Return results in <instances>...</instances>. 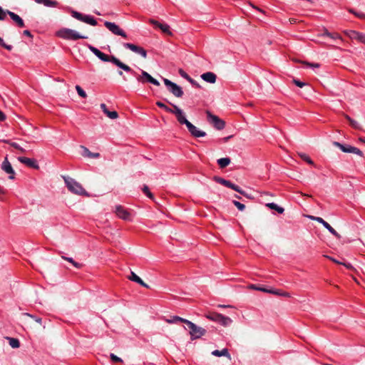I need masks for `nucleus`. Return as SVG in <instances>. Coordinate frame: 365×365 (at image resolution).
I'll list each match as a JSON object with an SVG mask.
<instances>
[{
  "label": "nucleus",
  "mask_w": 365,
  "mask_h": 365,
  "mask_svg": "<svg viewBox=\"0 0 365 365\" xmlns=\"http://www.w3.org/2000/svg\"><path fill=\"white\" fill-rule=\"evenodd\" d=\"M88 48L95 56H96L102 61L111 62L112 63H113L114 65H115L116 66L126 72L135 73L130 66L121 62L118 58H117L114 56H108L101 52L99 49L91 45L88 46Z\"/></svg>",
  "instance_id": "nucleus-1"
},
{
  "label": "nucleus",
  "mask_w": 365,
  "mask_h": 365,
  "mask_svg": "<svg viewBox=\"0 0 365 365\" xmlns=\"http://www.w3.org/2000/svg\"><path fill=\"white\" fill-rule=\"evenodd\" d=\"M63 178L68 190L71 192L78 195L89 196L86 190L76 180L68 176H63Z\"/></svg>",
  "instance_id": "nucleus-2"
},
{
  "label": "nucleus",
  "mask_w": 365,
  "mask_h": 365,
  "mask_svg": "<svg viewBox=\"0 0 365 365\" xmlns=\"http://www.w3.org/2000/svg\"><path fill=\"white\" fill-rule=\"evenodd\" d=\"M56 35L63 39L71 40V41H76V40L81 39V38H82V39L88 38L87 36L82 35L75 30H73L71 29H67V28H63V29H60L59 31H57Z\"/></svg>",
  "instance_id": "nucleus-3"
},
{
  "label": "nucleus",
  "mask_w": 365,
  "mask_h": 365,
  "mask_svg": "<svg viewBox=\"0 0 365 365\" xmlns=\"http://www.w3.org/2000/svg\"><path fill=\"white\" fill-rule=\"evenodd\" d=\"M205 317L225 327L230 325L232 322L230 317L216 312L207 314Z\"/></svg>",
  "instance_id": "nucleus-4"
},
{
  "label": "nucleus",
  "mask_w": 365,
  "mask_h": 365,
  "mask_svg": "<svg viewBox=\"0 0 365 365\" xmlns=\"http://www.w3.org/2000/svg\"><path fill=\"white\" fill-rule=\"evenodd\" d=\"M186 324L190 329L191 340L199 339L206 333V330L204 328L197 326L195 324L189 320H187Z\"/></svg>",
  "instance_id": "nucleus-5"
},
{
  "label": "nucleus",
  "mask_w": 365,
  "mask_h": 365,
  "mask_svg": "<svg viewBox=\"0 0 365 365\" xmlns=\"http://www.w3.org/2000/svg\"><path fill=\"white\" fill-rule=\"evenodd\" d=\"M135 73H130L135 76L138 82L142 83H150L155 86H159L160 83L155 78H153L148 72L142 71L141 74H138L135 71Z\"/></svg>",
  "instance_id": "nucleus-6"
},
{
  "label": "nucleus",
  "mask_w": 365,
  "mask_h": 365,
  "mask_svg": "<svg viewBox=\"0 0 365 365\" xmlns=\"http://www.w3.org/2000/svg\"><path fill=\"white\" fill-rule=\"evenodd\" d=\"M113 212H115L116 216L121 220L127 221L132 220L131 213L129 212L128 210H127L120 205H115Z\"/></svg>",
  "instance_id": "nucleus-7"
},
{
  "label": "nucleus",
  "mask_w": 365,
  "mask_h": 365,
  "mask_svg": "<svg viewBox=\"0 0 365 365\" xmlns=\"http://www.w3.org/2000/svg\"><path fill=\"white\" fill-rule=\"evenodd\" d=\"M163 82L165 85L168 88L169 91L172 93L175 97L180 98L182 96L183 91L180 86L167 78H163Z\"/></svg>",
  "instance_id": "nucleus-8"
},
{
  "label": "nucleus",
  "mask_w": 365,
  "mask_h": 365,
  "mask_svg": "<svg viewBox=\"0 0 365 365\" xmlns=\"http://www.w3.org/2000/svg\"><path fill=\"white\" fill-rule=\"evenodd\" d=\"M71 16L73 18H75L82 22H84L86 24H90L91 26H95L97 25V21L92 16L83 15L82 14H81L78 11H73L71 12Z\"/></svg>",
  "instance_id": "nucleus-9"
},
{
  "label": "nucleus",
  "mask_w": 365,
  "mask_h": 365,
  "mask_svg": "<svg viewBox=\"0 0 365 365\" xmlns=\"http://www.w3.org/2000/svg\"><path fill=\"white\" fill-rule=\"evenodd\" d=\"M333 145L337 148H339L344 153H354L359 156H363V153L357 148L349 145H343L339 142L334 141L333 142Z\"/></svg>",
  "instance_id": "nucleus-10"
},
{
  "label": "nucleus",
  "mask_w": 365,
  "mask_h": 365,
  "mask_svg": "<svg viewBox=\"0 0 365 365\" xmlns=\"http://www.w3.org/2000/svg\"><path fill=\"white\" fill-rule=\"evenodd\" d=\"M104 25L112 34L117 36H120L124 38L128 37L126 33L115 23L105 21Z\"/></svg>",
  "instance_id": "nucleus-11"
},
{
  "label": "nucleus",
  "mask_w": 365,
  "mask_h": 365,
  "mask_svg": "<svg viewBox=\"0 0 365 365\" xmlns=\"http://www.w3.org/2000/svg\"><path fill=\"white\" fill-rule=\"evenodd\" d=\"M207 120L213 125L217 130H222L225 128V122L219 118L217 115L212 114L210 111L206 112Z\"/></svg>",
  "instance_id": "nucleus-12"
},
{
  "label": "nucleus",
  "mask_w": 365,
  "mask_h": 365,
  "mask_svg": "<svg viewBox=\"0 0 365 365\" xmlns=\"http://www.w3.org/2000/svg\"><path fill=\"white\" fill-rule=\"evenodd\" d=\"M1 168L7 174L9 175V178L14 180L15 178V171L13 169L11 164L8 160V157L4 158V161L1 163Z\"/></svg>",
  "instance_id": "nucleus-13"
},
{
  "label": "nucleus",
  "mask_w": 365,
  "mask_h": 365,
  "mask_svg": "<svg viewBox=\"0 0 365 365\" xmlns=\"http://www.w3.org/2000/svg\"><path fill=\"white\" fill-rule=\"evenodd\" d=\"M311 219L321 223L331 234L337 237L341 238V235L324 219L319 217H309Z\"/></svg>",
  "instance_id": "nucleus-14"
},
{
  "label": "nucleus",
  "mask_w": 365,
  "mask_h": 365,
  "mask_svg": "<svg viewBox=\"0 0 365 365\" xmlns=\"http://www.w3.org/2000/svg\"><path fill=\"white\" fill-rule=\"evenodd\" d=\"M173 110L172 113H174L178 121L180 124H182V125L185 124L187 126L188 125V123H190V122L186 119L183 111L178 106H177L175 105H173Z\"/></svg>",
  "instance_id": "nucleus-15"
},
{
  "label": "nucleus",
  "mask_w": 365,
  "mask_h": 365,
  "mask_svg": "<svg viewBox=\"0 0 365 365\" xmlns=\"http://www.w3.org/2000/svg\"><path fill=\"white\" fill-rule=\"evenodd\" d=\"M123 46L126 48L130 49L133 52L140 55L144 58H147V51L143 47L138 46L130 43H123Z\"/></svg>",
  "instance_id": "nucleus-16"
},
{
  "label": "nucleus",
  "mask_w": 365,
  "mask_h": 365,
  "mask_svg": "<svg viewBox=\"0 0 365 365\" xmlns=\"http://www.w3.org/2000/svg\"><path fill=\"white\" fill-rule=\"evenodd\" d=\"M345 35L351 39H356L359 41L365 43V34L357 32L354 30H346L344 31Z\"/></svg>",
  "instance_id": "nucleus-17"
},
{
  "label": "nucleus",
  "mask_w": 365,
  "mask_h": 365,
  "mask_svg": "<svg viewBox=\"0 0 365 365\" xmlns=\"http://www.w3.org/2000/svg\"><path fill=\"white\" fill-rule=\"evenodd\" d=\"M17 159L21 163L24 164L25 165H26L29 168H34L36 170H38L39 168V165H38L36 160H35L34 158H26V157H19Z\"/></svg>",
  "instance_id": "nucleus-18"
},
{
  "label": "nucleus",
  "mask_w": 365,
  "mask_h": 365,
  "mask_svg": "<svg viewBox=\"0 0 365 365\" xmlns=\"http://www.w3.org/2000/svg\"><path fill=\"white\" fill-rule=\"evenodd\" d=\"M190 134L195 138H201L206 135V133L199 130L196 126H195L191 123H188V125L186 126Z\"/></svg>",
  "instance_id": "nucleus-19"
},
{
  "label": "nucleus",
  "mask_w": 365,
  "mask_h": 365,
  "mask_svg": "<svg viewBox=\"0 0 365 365\" xmlns=\"http://www.w3.org/2000/svg\"><path fill=\"white\" fill-rule=\"evenodd\" d=\"M150 23L158 27L163 33L167 34L168 35H172V32L170 30L169 25L166 24H161L154 19H150Z\"/></svg>",
  "instance_id": "nucleus-20"
},
{
  "label": "nucleus",
  "mask_w": 365,
  "mask_h": 365,
  "mask_svg": "<svg viewBox=\"0 0 365 365\" xmlns=\"http://www.w3.org/2000/svg\"><path fill=\"white\" fill-rule=\"evenodd\" d=\"M201 78L210 83H215L216 82L217 76L212 72H206L201 75Z\"/></svg>",
  "instance_id": "nucleus-21"
},
{
  "label": "nucleus",
  "mask_w": 365,
  "mask_h": 365,
  "mask_svg": "<svg viewBox=\"0 0 365 365\" xmlns=\"http://www.w3.org/2000/svg\"><path fill=\"white\" fill-rule=\"evenodd\" d=\"M222 185L229 188L234 190L235 191L240 193L241 195H243L245 197H248L247 195L245 193V192L243 191L239 186L233 184L232 182H231L229 180H225L224 183Z\"/></svg>",
  "instance_id": "nucleus-22"
},
{
  "label": "nucleus",
  "mask_w": 365,
  "mask_h": 365,
  "mask_svg": "<svg viewBox=\"0 0 365 365\" xmlns=\"http://www.w3.org/2000/svg\"><path fill=\"white\" fill-rule=\"evenodd\" d=\"M7 15L11 17V19L19 27L22 28L24 26V22L23 19L18 14L9 11Z\"/></svg>",
  "instance_id": "nucleus-23"
},
{
  "label": "nucleus",
  "mask_w": 365,
  "mask_h": 365,
  "mask_svg": "<svg viewBox=\"0 0 365 365\" xmlns=\"http://www.w3.org/2000/svg\"><path fill=\"white\" fill-rule=\"evenodd\" d=\"M101 108L103 112L110 119H116L118 117V114L116 111H109L105 103L101 104Z\"/></svg>",
  "instance_id": "nucleus-24"
},
{
  "label": "nucleus",
  "mask_w": 365,
  "mask_h": 365,
  "mask_svg": "<svg viewBox=\"0 0 365 365\" xmlns=\"http://www.w3.org/2000/svg\"><path fill=\"white\" fill-rule=\"evenodd\" d=\"M81 148L83 150L82 155L83 157L88 158H98L100 156L98 153H92L85 146L81 145Z\"/></svg>",
  "instance_id": "nucleus-25"
},
{
  "label": "nucleus",
  "mask_w": 365,
  "mask_h": 365,
  "mask_svg": "<svg viewBox=\"0 0 365 365\" xmlns=\"http://www.w3.org/2000/svg\"><path fill=\"white\" fill-rule=\"evenodd\" d=\"M128 279L131 281H133L141 286L148 288V285L145 284L135 272H131L130 276L128 277Z\"/></svg>",
  "instance_id": "nucleus-26"
},
{
  "label": "nucleus",
  "mask_w": 365,
  "mask_h": 365,
  "mask_svg": "<svg viewBox=\"0 0 365 365\" xmlns=\"http://www.w3.org/2000/svg\"><path fill=\"white\" fill-rule=\"evenodd\" d=\"M165 322L168 324H176L178 322H182L186 324L187 319L182 318L178 316L171 317L170 319H166Z\"/></svg>",
  "instance_id": "nucleus-27"
},
{
  "label": "nucleus",
  "mask_w": 365,
  "mask_h": 365,
  "mask_svg": "<svg viewBox=\"0 0 365 365\" xmlns=\"http://www.w3.org/2000/svg\"><path fill=\"white\" fill-rule=\"evenodd\" d=\"M4 143H7L9 145H10L11 146H12L13 148L17 149L18 150H19L21 153H26V149L22 148L21 146H20L18 143H15V142H13L10 140H2Z\"/></svg>",
  "instance_id": "nucleus-28"
},
{
  "label": "nucleus",
  "mask_w": 365,
  "mask_h": 365,
  "mask_svg": "<svg viewBox=\"0 0 365 365\" xmlns=\"http://www.w3.org/2000/svg\"><path fill=\"white\" fill-rule=\"evenodd\" d=\"M266 206L271 210H276L279 214H282L284 212V209L283 207L278 206L274 202L267 203Z\"/></svg>",
  "instance_id": "nucleus-29"
},
{
  "label": "nucleus",
  "mask_w": 365,
  "mask_h": 365,
  "mask_svg": "<svg viewBox=\"0 0 365 365\" xmlns=\"http://www.w3.org/2000/svg\"><path fill=\"white\" fill-rule=\"evenodd\" d=\"M212 354L215 356H227L230 358V355L228 352L227 349H223L222 350H215L212 352Z\"/></svg>",
  "instance_id": "nucleus-30"
},
{
  "label": "nucleus",
  "mask_w": 365,
  "mask_h": 365,
  "mask_svg": "<svg viewBox=\"0 0 365 365\" xmlns=\"http://www.w3.org/2000/svg\"><path fill=\"white\" fill-rule=\"evenodd\" d=\"M6 339L8 340L9 345L12 348L17 349L20 346V342L18 339L13 337H6Z\"/></svg>",
  "instance_id": "nucleus-31"
},
{
  "label": "nucleus",
  "mask_w": 365,
  "mask_h": 365,
  "mask_svg": "<svg viewBox=\"0 0 365 365\" xmlns=\"http://www.w3.org/2000/svg\"><path fill=\"white\" fill-rule=\"evenodd\" d=\"M230 163V159L229 158H222L217 160V164L222 168L227 167Z\"/></svg>",
  "instance_id": "nucleus-32"
},
{
  "label": "nucleus",
  "mask_w": 365,
  "mask_h": 365,
  "mask_svg": "<svg viewBox=\"0 0 365 365\" xmlns=\"http://www.w3.org/2000/svg\"><path fill=\"white\" fill-rule=\"evenodd\" d=\"M299 155L302 160L306 161L307 163H308L310 165H314V162L307 154L300 153H299Z\"/></svg>",
  "instance_id": "nucleus-33"
},
{
  "label": "nucleus",
  "mask_w": 365,
  "mask_h": 365,
  "mask_svg": "<svg viewBox=\"0 0 365 365\" xmlns=\"http://www.w3.org/2000/svg\"><path fill=\"white\" fill-rule=\"evenodd\" d=\"M43 5L47 7H56L58 6V2L53 0H45Z\"/></svg>",
  "instance_id": "nucleus-34"
},
{
  "label": "nucleus",
  "mask_w": 365,
  "mask_h": 365,
  "mask_svg": "<svg viewBox=\"0 0 365 365\" xmlns=\"http://www.w3.org/2000/svg\"><path fill=\"white\" fill-rule=\"evenodd\" d=\"M249 288L252 289H255V290L262 291L263 292H267V293H268V292H271L270 289H266V288H263V287H259L256 286L255 284L250 285Z\"/></svg>",
  "instance_id": "nucleus-35"
},
{
  "label": "nucleus",
  "mask_w": 365,
  "mask_h": 365,
  "mask_svg": "<svg viewBox=\"0 0 365 365\" xmlns=\"http://www.w3.org/2000/svg\"><path fill=\"white\" fill-rule=\"evenodd\" d=\"M156 105L161 108H163L164 110H165L167 112H169V113H171L173 112V109H171L169 107H168L165 104H164L163 103L160 102V101H158L156 103Z\"/></svg>",
  "instance_id": "nucleus-36"
},
{
  "label": "nucleus",
  "mask_w": 365,
  "mask_h": 365,
  "mask_svg": "<svg viewBox=\"0 0 365 365\" xmlns=\"http://www.w3.org/2000/svg\"><path fill=\"white\" fill-rule=\"evenodd\" d=\"M76 90L78 93V94L82 97V98H86L87 95H86V93L82 89V88L77 85L76 86Z\"/></svg>",
  "instance_id": "nucleus-37"
},
{
  "label": "nucleus",
  "mask_w": 365,
  "mask_h": 365,
  "mask_svg": "<svg viewBox=\"0 0 365 365\" xmlns=\"http://www.w3.org/2000/svg\"><path fill=\"white\" fill-rule=\"evenodd\" d=\"M346 118L349 120L350 124L351 125V126L354 128H356V129H359L360 128V126H359V124L357 121L351 119L349 116L348 115H346Z\"/></svg>",
  "instance_id": "nucleus-38"
},
{
  "label": "nucleus",
  "mask_w": 365,
  "mask_h": 365,
  "mask_svg": "<svg viewBox=\"0 0 365 365\" xmlns=\"http://www.w3.org/2000/svg\"><path fill=\"white\" fill-rule=\"evenodd\" d=\"M62 257L65 260H66V261L69 262L70 263H71L76 268H80L81 267V265L79 263L75 262L73 259V258H71V257Z\"/></svg>",
  "instance_id": "nucleus-39"
},
{
  "label": "nucleus",
  "mask_w": 365,
  "mask_h": 365,
  "mask_svg": "<svg viewBox=\"0 0 365 365\" xmlns=\"http://www.w3.org/2000/svg\"><path fill=\"white\" fill-rule=\"evenodd\" d=\"M350 13L354 14L356 16H357L359 19H365V14L363 12H357L354 11L353 9H349V11Z\"/></svg>",
  "instance_id": "nucleus-40"
},
{
  "label": "nucleus",
  "mask_w": 365,
  "mask_h": 365,
  "mask_svg": "<svg viewBox=\"0 0 365 365\" xmlns=\"http://www.w3.org/2000/svg\"><path fill=\"white\" fill-rule=\"evenodd\" d=\"M9 10H4L0 6V21H3L6 18V15L8 14Z\"/></svg>",
  "instance_id": "nucleus-41"
},
{
  "label": "nucleus",
  "mask_w": 365,
  "mask_h": 365,
  "mask_svg": "<svg viewBox=\"0 0 365 365\" xmlns=\"http://www.w3.org/2000/svg\"><path fill=\"white\" fill-rule=\"evenodd\" d=\"M0 45L8 51H11L13 48L12 46L6 44L4 42V39L1 37H0Z\"/></svg>",
  "instance_id": "nucleus-42"
},
{
  "label": "nucleus",
  "mask_w": 365,
  "mask_h": 365,
  "mask_svg": "<svg viewBox=\"0 0 365 365\" xmlns=\"http://www.w3.org/2000/svg\"><path fill=\"white\" fill-rule=\"evenodd\" d=\"M143 192L150 199L153 198V194L150 192L149 188L147 185H144L143 188Z\"/></svg>",
  "instance_id": "nucleus-43"
},
{
  "label": "nucleus",
  "mask_w": 365,
  "mask_h": 365,
  "mask_svg": "<svg viewBox=\"0 0 365 365\" xmlns=\"http://www.w3.org/2000/svg\"><path fill=\"white\" fill-rule=\"evenodd\" d=\"M233 204L237 207V209L240 211H243L245 208V206L244 204L238 202V201H236V200H234L233 201Z\"/></svg>",
  "instance_id": "nucleus-44"
},
{
  "label": "nucleus",
  "mask_w": 365,
  "mask_h": 365,
  "mask_svg": "<svg viewBox=\"0 0 365 365\" xmlns=\"http://www.w3.org/2000/svg\"><path fill=\"white\" fill-rule=\"evenodd\" d=\"M110 358L113 362H123V360L114 354H110Z\"/></svg>",
  "instance_id": "nucleus-45"
},
{
  "label": "nucleus",
  "mask_w": 365,
  "mask_h": 365,
  "mask_svg": "<svg viewBox=\"0 0 365 365\" xmlns=\"http://www.w3.org/2000/svg\"><path fill=\"white\" fill-rule=\"evenodd\" d=\"M330 38L332 39H338L343 41L342 37L338 33H331Z\"/></svg>",
  "instance_id": "nucleus-46"
},
{
  "label": "nucleus",
  "mask_w": 365,
  "mask_h": 365,
  "mask_svg": "<svg viewBox=\"0 0 365 365\" xmlns=\"http://www.w3.org/2000/svg\"><path fill=\"white\" fill-rule=\"evenodd\" d=\"M293 83L297 86H299L300 88H302L304 86H305V83L304 82H302L297 79H294L293 80Z\"/></svg>",
  "instance_id": "nucleus-47"
},
{
  "label": "nucleus",
  "mask_w": 365,
  "mask_h": 365,
  "mask_svg": "<svg viewBox=\"0 0 365 365\" xmlns=\"http://www.w3.org/2000/svg\"><path fill=\"white\" fill-rule=\"evenodd\" d=\"M179 73H180V75L182 78H185V79H187V80H188V79H189V78H190V76H189L186 73V72H185V71H184L182 69H180V70H179Z\"/></svg>",
  "instance_id": "nucleus-48"
},
{
  "label": "nucleus",
  "mask_w": 365,
  "mask_h": 365,
  "mask_svg": "<svg viewBox=\"0 0 365 365\" xmlns=\"http://www.w3.org/2000/svg\"><path fill=\"white\" fill-rule=\"evenodd\" d=\"M29 317H30L31 318L34 319L37 323L38 324H41L42 323V319L39 317H35L34 315H31L30 314H26Z\"/></svg>",
  "instance_id": "nucleus-49"
},
{
  "label": "nucleus",
  "mask_w": 365,
  "mask_h": 365,
  "mask_svg": "<svg viewBox=\"0 0 365 365\" xmlns=\"http://www.w3.org/2000/svg\"><path fill=\"white\" fill-rule=\"evenodd\" d=\"M214 180H215V182H218V183H220L221 185H222L224 183V180H225V179H223V178H222L220 177H217V176H215L214 177Z\"/></svg>",
  "instance_id": "nucleus-50"
},
{
  "label": "nucleus",
  "mask_w": 365,
  "mask_h": 365,
  "mask_svg": "<svg viewBox=\"0 0 365 365\" xmlns=\"http://www.w3.org/2000/svg\"><path fill=\"white\" fill-rule=\"evenodd\" d=\"M307 66L310 68H319V63H304Z\"/></svg>",
  "instance_id": "nucleus-51"
},
{
  "label": "nucleus",
  "mask_w": 365,
  "mask_h": 365,
  "mask_svg": "<svg viewBox=\"0 0 365 365\" xmlns=\"http://www.w3.org/2000/svg\"><path fill=\"white\" fill-rule=\"evenodd\" d=\"M331 34V33L329 32L327 29H324V33L320 34L319 36H327V37L330 38Z\"/></svg>",
  "instance_id": "nucleus-52"
},
{
  "label": "nucleus",
  "mask_w": 365,
  "mask_h": 365,
  "mask_svg": "<svg viewBox=\"0 0 365 365\" xmlns=\"http://www.w3.org/2000/svg\"><path fill=\"white\" fill-rule=\"evenodd\" d=\"M324 257H327V258H328L329 259L331 260L332 262H334L336 263V264H342V262H339V261L336 260V259H334V258H333V257H330V256L324 255Z\"/></svg>",
  "instance_id": "nucleus-53"
},
{
  "label": "nucleus",
  "mask_w": 365,
  "mask_h": 365,
  "mask_svg": "<svg viewBox=\"0 0 365 365\" xmlns=\"http://www.w3.org/2000/svg\"><path fill=\"white\" fill-rule=\"evenodd\" d=\"M187 81L192 85L195 86L196 87H198V88L200 87V85L195 81H194L192 78H191L190 77L189 78V79Z\"/></svg>",
  "instance_id": "nucleus-54"
},
{
  "label": "nucleus",
  "mask_w": 365,
  "mask_h": 365,
  "mask_svg": "<svg viewBox=\"0 0 365 365\" xmlns=\"http://www.w3.org/2000/svg\"><path fill=\"white\" fill-rule=\"evenodd\" d=\"M271 292H268V293H272V294H276V295H279V296H282V293L279 291V290H272V289H270Z\"/></svg>",
  "instance_id": "nucleus-55"
},
{
  "label": "nucleus",
  "mask_w": 365,
  "mask_h": 365,
  "mask_svg": "<svg viewBox=\"0 0 365 365\" xmlns=\"http://www.w3.org/2000/svg\"><path fill=\"white\" fill-rule=\"evenodd\" d=\"M23 34H24V35H25L26 36H29L31 38H33V35L31 34V33L29 30L24 31Z\"/></svg>",
  "instance_id": "nucleus-56"
},
{
  "label": "nucleus",
  "mask_w": 365,
  "mask_h": 365,
  "mask_svg": "<svg viewBox=\"0 0 365 365\" xmlns=\"http://www.w3.org/2000/svg\"><path fill=\"white\" fill-rule=\"evenodd\" d=\"M5 118L4 114L0 110V121L4 120Z\"/></svg>",
  "instance_id": "nucleus-57"
},
{
  "label": "nucleus",
  "mask_w": 365,
  "mask_h": 365,
  "mask_svg": "<svg viewBox=\"0 0 365 365\" xmlns=\"http://www.w3.org/2000/svg\"><path fill=\"white\" fill-rule=\"evenodd\" d=\"M37 4H44L45 0H34Z\"/></svg>",
  "instance_id": "nucleus-58"
},
{
  "label": "nucleus",
  "mask_w": 365,
  "mask_h": 365,
  "mask_svg": "<svg viewBox=\"0 0 365 365\" xmlns=\"http://www.w3.org/2000/svg\"><path fill=\"white\" fill-rule=\"evenodd\" d=\"M341 264L344 265L346 267H347L348 269H351L352 268V266L351 264H345V263H342Z\"/></svg>",
  "instance_id": "nucleus-59"
},
{
  "label": "nucleus",
  "mask_w": 365,
  "mask_h": 365,
  "mask_svg": "<svg viewBox=\"0 0 365 365\" xmlns=\"http://www.w3.org/2000/svg\"><path fill=\"white\" fill-rule=\"evenodd\" d=\"M5 193V190L4 189L3 187H1L0 185V194H4Z\"/></svg>",
  "instance_id": "nucleus-60"
},
{
  "label": "nucleus",
  "mask_w": 365,
  "mask_h": 365,
  "mask_svg": "<svg viewBox=\"0 0 365 365\" xmlns=\"http://www.w3.org/2000/svg\"><path fill=\"white\" fill-rule=\"evenodd\" d=\"M282 296L287 297H290V294L288 292H282Z\"/></svg>",
  "instance_id": "nucleus-61"
},
{
  "label": "nucleus",
  "mask_w": 365,
  "mask_h": 365,
  "mask_svg": "<svg viewBox=\"0 0 365 365\" xmlns=\"http://www.w3.org/2000/svg\"><path fill=\"white\" fill-rule=\"evenodd\" d=\"M230 138H232V135L225 138H224V140H225V141H227V140H228Z\"/></svg>",
  "instance_id": "nucleus-62"
},
{
  "label": "nucleus",
  "mask_w": 365,
  "mask_h": 365,
  "mask_svg": "<svg viewBox=\"0 0 365 365\" xmlns=\"http://www.w3.org/2000/svg\"><path fill=\"white\" fill-rule=\"evenodd\" d=\"M220 307H227L228 306H226V305H219Z\"/></svg>",
  "instance_id": "nucleus-63"
},
{
  "label": "nucleus",
  "mask_w": 365,
  "mask_h": 365,
  "mask_svg": "<svg viewBox=\"0 0 365 365\" xmlns=\"http://www.w3.org/2000/svg\"><path fill=\"white\" fill-rule=\"evenodd\" d=\"M235 197L237 198V199H240L241 197L239 196V195H235Z\"/></svg>",
  "instance_id": "nucleus-64"
}]
</instances>
